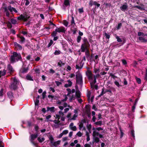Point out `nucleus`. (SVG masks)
I'll return each instance as SVG.
<instances>
[{
  "mask_svg": "<svg viewBox=\"0 0 147 147\" xmlns=\"http://www.w3.org/2000/svg\"><path fill=\"white\" fill-rule=\"evenodd\" d=\"M6 70L4 69L3 71H0V78L2 76H5L6 74Z\"/></svg>",
  "mask_w": 147,
  "mask_h": 147,
  "instance_id": "26",
  "label": "nucleus"
},
{
  "mask_svg": "<svg viewBox=\"0 0 147 147\" xmlns=\"http://www.w3.org/2000/svg\"><path fill=\"white\" fill-rule=\"evenodd\" d=\"M78 116V115H76L74 114L73 116V117L71 118V120H76V118Z\"/></svg>",
  "mask_w": 147,
  "mask_h": 147,
  "instance_id": "48",
  "label": "nucleus"
},
{
  "mask_svg": "<svg viewBox=\"0 0 147 147\" xmlns=\"http://www.w3.org/2000/svg\"><path fill=\"white\" fill-rule=\"evenodd\" d=\"M46 91H44V92L42 94V98L44 99L46 96Z\"/></svg>",
  "mask_w": 147,
  "mask_h": 147,
  "instance_id": "52",
  "label": "nucleus"
},
{
  "mask_svg": "<svg viewBox=\"0 0 147 147\" xmlns=\"http://www.w3.org/2000/svg\"><path fill=\"white\" fill-rule=\"evenodd\" d=\"M86 127L88 130L90 131L91 130V129L92 128L91 125V124H90L89 125H87Z\"/></svg>",
  "mask_w": 147,
  "mask_h": 147,
  "instance_id": "57",
  "label": "nucleus"
},
{
  "mask_svg": "<svg viewBox=\"0 0 147 147\" xmlns=\"http://www.w3.org/2000/svg\"><path fill=\"white\" fill-rule=\"evenodd\" d=\"M136 81L138 84H140L141 83V80L140 78H136Z\"/></svg>",
  "mask_w": 147,
  "mask_h": 147,
  "instance_id": "54",
  "label": "nucleus"
},
{
  "mask_svg": "<svg viewBox=\"0 0 147 147\" xmlns=\"http://www.w3.org/2000/svg\"><path fill=\"white\" fill-rule=\"evenodd\" d=\"M61 53V52L59 50H56L54 53V54L55 55H58L60 54Z\"/></svg>",
  "mask_w": 147,
  "mask_h": 147,
  "instance_id": "44",
  "label": "nucleus"
},
{
  "mask_svg": "<svg viewBox=\"0 0 147 147\" xmlns=\"http://www.w3.org/2000/svg\"><path fill=\"white\" fill-rule=\"evenodd\" d=\"M17 19L19 20H23L24 22H26L27 20L25 19V16L24 15L21 14L18 17Z\"/></svg>",
  "mask_w": 147,
  "mask_h": 147,
  "instance_id": "14",
  "label": "nucleus"
},
{
  "mask_svg": "<svg viewBox=\"0 0 147 147\" xmlns=\"http://www.w3.org/2000/svg\"><path fill=\"white\" fill-rule=\"evenodd\" d=\"M90 44L86 38L84 37L82 39L80 49L82 52H84L86 50H89Z\"/></svg>",
  "mask_w": 147,
  "mask_h": 147,
  "instance_id": "2",
  "label": "nucleus"
},
{
  "mask_svg": "<svg viewBox=\"0 0 147 147\" xmlns=\"http://www.w3.org/2000/svg\"><path fill=\"white\" fill-rule=\"evenodd\" d=\"M67 82H68V84H65L64 85V87L66 88H67L69 87H71L72 85V82L69 80H67Z\"/></svg>",
  "mask_w": 147,
  "mask_h": 147,
  "instance_id": "16",
  "label": "nucleus"
},
{
  "mask_svg": "<svg viewBox=\"0 0 147 147\" xmlns=\"http://www.w3.org/2000/svg\"><path fill=\"white\" fill-rule=\"evenodd\" d=\"M78 11L80 13H82L84 12L83 7H82L81 8H80L78 9Z\"/></svg>",
  "mask_w": 147,
  "mask_h": 147,
  "instance_id": "61",
  "label": "nucleus"
},
{
  "mask_svg": "<svg viewBox=\"0 0 147 147\" xmlns=\"http://www.w3.org/2000/svg\"><path fill=\"white\" fill-rule=\"evenodd\" d=\"M19 84V81L15 77H14L13 78V82L9 86V88L11 90H15L17 89L18 86Z\"/></svg>",
  "mask_w": 147,
  "mask_h": 147,
  "instance_id": "3",
  "label": "nucleus"
},
{
  "mask_svg": "<svg viewBox=\"0 0 147 147\" xmlns=\"http://www.w3.org/2000/svg\"><path fill=\"white\" fill-rule=\"evenodd\" d=\"M80 66H79V65L78 64L76 65V69H81L83 65V64L82 65V62L80 63Z\"/></svg>",
  "mask_w": 147,
  "mask_h": 147,
  "instance_id": "29",
  "label": "nucleus"
},
{
  "mask_svg": "<svg viewBox=\"0 0 147 147\" xmlns=\"http://www.w3.org/2000/svg\"><path fill=\"white\" fill-rule=\"evenodd\" d=\"M114 83L115 85L118 87H119L120 86H121V85H120L119 83L117 81H115L114 82Z\"/></svg>",
  "mask_w": 147,
  "mask_h": 147,
  "instance_id": "49",
  "label": "nucleus"
},
{
  "mask_svg": "<svg viewBox=\"0 0 147 147\" xmlns=\"http://www.w3.org/2000/svg\"><path fill=\"white\" fill-rule=\"evenodd\" d=\"M39 129V127L38 125H35L34 126V129L36 131L35 134H39V133L38 129Z\"/></svg>",
  "mask_w": 147,
  "mask_h": 147,
  "instance_id": "21",
  "label": "nucleus"
},
{
  "mask_svg": "<svg viewBox=\"0 0 147 147\" xmlns=\"http://www.w3.org/2000/svg\"><path fill=\"white\" fill-rule=\"evenodd\" d=\"M76 135L80 137L82 136V134L80 131H79L77 133Z\"/></svg>",
  "mask_w": 147,
  "mask_h": 147,
  "instance_id": "64",
  "label": "nucleus"
},
{
  "mask_svg": "<svg viewBox=\"0 0 147 147\" xmlns=\"http://www.w3.org/2000/svg\"><path fill=\"white\" fill-rule=\"evenodd\" d=\"M24 16H25V19L27 20V21L28 20V19L30 18V16H28L26 12L24 13Z\"/></svg>",
  "mask_w": 147,
  "mask_h": 147,
  "instance_id": "38",
  "label": "nucleus"
},
{
  "mask_svg": "<svg viewBox=\"0 0 147 147\" xmlns=\"http://www.w3.org/2000/svg\"><path fill=\"white\" fill-rule=\"evenodd\" d=\"M76 84L80 85L83 84V81L82 76L81 74L78 71L76 73Z\"/></svg>",
  "mask_w": 147,
  "mask_h": 147,
  "instance_id": "5",
  "label": "nucleus"
},
{
  "mask_svg": "<svg viewBox=\"0 0 147 147\" xmlns=\"http://www.w3.org/2000/svg\"><path fill=\"white\" fill-rule=\"evenodd\" d=\"M116 38L117 39V41L118 42H122V40L118 36H116Z\"/></svg>",
  "mask_w": 147,
  "mask_h": 147,
  "instance_id": "45",
  "label": "nucleus"
},
{
  "mask_svg": "<svg viewBox=\"0 0 147 147\" xmlns=\"http://www.w3.org/2000/svg\"><path fill=\"white\" fill-rule=\"evenodd\" d=\"M86 74L89 80H93V75L91 71L87 70L86 72Z\"/></svg>",
  "mask_w": 147,
  "mask_h": 147,
  "instance_id": "7",
  "label": "nucleus"
},
{
  "mask_svg": "<svg viewBox=\"0 0 147 147\" xmlns=\"http://www.w3.org/2000/svg\"><path fill=\"white\" fill-rule=\"evenodd\" d=\"M138 39L142 42L146 43L147 42V39H145L143 37L140 36L138 38Z\"/></svg>",
  "mask_w": 147,
  "mask_h": 147,
  "instance_id": "18",
  "label": "nucleus"
},
{
  "mask_svg": "<svg viewBox=\"0 0 147 147\" xmlns=\"http://www.w3.org/2000/svg\"><path fill=\"white\" fill-rule=\"evenodd\" d=\"M57 30L55 29V31H53V32L51 33V36L52 37H54L56 36L57 34Z\"/></svg>",
  "mask_w": 147,
  "mask_h": 147,
  "instance_id": "32",
  "label": "nucleus"
},
{
  "mask_svg": "<svg viewBox=\"0 0 147 147\" xmlns=\"http://www.w3.org/2000/svg\"><path fill=\"white\" fill-rule=\"evenodd\" d=\"M86 135L87 136L86 140L87 142H88L90 140V136L89 133L88 131L86 132Z\"/></svg>",
  "mask_w": 147,
  "mask_h": 147,
  "instance_id": "36",
  "label": "nucleus"
},
{
  "mask_svg": "<svg viewBox=\"0 0 147 147\" xmlns=\"http://www.w3.org/2000/svg\"><path fill=\"white\" fill-rule=\"evenodd\" d=\"M85 52L86 58L87 59H88L90 56V51L89 50H86Z\"/></svg>",
  "mask_w": 147,
  "mask_h": 147,
  "instance_id": "27",
  "label": "nucleus"
},
{
  "mask_svg": "<svg viewBox=\"0 0 147 147\" xmlns=\"http://www.w3.org/2000/svg\"><path fill=\"white\" fill-rule=\"evenodd\" d=\"M13 44L17 50H21L22 49V46L16 42H14Z\"/></svg>",
  "mask_w": 147,
  "mask_h": 147,
  "instance_id": "9",
  "label": "nucleus"
},
{
  "mask_svg": "<svg viewBox=\"0 0 147 147\" xmlns=\"http://www.w3.org/2000/svg\"><path fill=\"white\" fill-rule=\"evenodd\" d=\"M63 4L66 7L70 5V2L69 0H64Z\"/></svg>",
  "mask_w": 147,
  "mask_h": 147,
  "instance_id": "20",
  "label": "nucleus"
},
{
  "mask_svg": "<svg viewBox=\"0 0 147 147\" xmlns=\"http://www.w3.org/2000/svg\"><path fill=\"white\" fill-rule=\"evenodd\" d=\"M56 30H57V32L59 33L62 32L64 33H65L66 30H65V28L61 26L59 28L56 27Z\"/></svg>",
  "mask_w": 147,
  "mask_h": 147,
  "instance_id": "6",
  "label": "nucleus"
},
{
  "mask_svg": "<svg viewBox=\"0 0 147 147\" xmlns=\"http://www.w3.org/2000/svg\"><path fill=\"white\" fill-rule=\"evenodd\" d=\"M94 124L97 125H99L101 126L102 125V122L101 121H99L95 122Z\"/></svg>",
  "mask_w": 147,
  "mask_h": 147,
  "instance_id": "42",
  "label": "nucleus"
},
{
  "mask_svg": "<svg viewBox=\"0 0 147 147\" xmlns=\"http://www.w3.org/2000/svg\"><path fill=\"white\" fill-rule=\"evenodd\" d=\"M49 139L50 141V142L51 143L53 144L54 140V138H53L52 136L51 135H49Z\"/></svg>",
  "mask_w": 147,
  "mask_h": 147,
  "instance_id": "34",
  "label": "nucleus"
},
{
  "mask_svg": "<svg viewBox=\"0 0 147 147\" xmlns=\"http://www.w3.org/2000/svg\"><path fill=\"white\" fill-rule=\"evenodd\" d=\"M128 6L127 5V3H125V4L121 6L120 9L121 10L123 11H125V10L127 9Z\"/></svg>",
  "mask_w": 147,
  "mask_h": 147,
  "instance_id": "10",
  "label": "nucleus"
},
{
  "mask_svg": "<svg viewBox=\"0 0 147 147\" xmlns=\"http://www.w3.org/2000/svg\"><path fill=\"white\" fill-rule=\"evenodd\" d=\"M99 133L98 132H96V131H94L93 132V137H96L98 136Z\"/></svg>",
  "mask_w": 147,
  "mask_h": 147,
  "instance_id": "33",
  "label": "nucleus"
},
{
  "mask_svg": "<svg viewBox=\"0 0 147 147\" xmlns=\"http://www.w3.org/2000/svg\"><path fill=\"white\" fill-rule=\"evenodd\" d=\"M6 24H7V27L9 28H11L12 27V25L9 21H7Z\"/></svg>",
  "mask_w": 147,
  "mask_h": 147,
  "instance_id": "35",
  "label": "nucleus"
},
{
  "mask_svg": "<svg viewBox=\"0 0 147 147\" xmlns=\"http://www.w3.org/2000/svg\"><path fill=\"white\" fill-rule=\"evenodd\" d=\"M55 83L57 86H59L62 84L61 82L58 81H55Z\"/></svg>",
  "mask_w": 147,
  "mask_h": 147,
  "instance_id": "60",
  "label": "nucleus"
},
{
  "mask_svg": "<svg viewBox=\"0 0 147 147\" xmlns=\"http://www.w3.org/2000/svg\"><path fill=\"white\" fill-rule=\"evenodd\" d=\"M80 92L78 90H76V96L77 98H80Z\"/></svg>",
  "mask_w": 147,
  "mask_h": 147,
  "instance_id": "23",
  "label": "nucleus"
},
{
  "mask_svg": "<svg viewBox=\"0 0 147 147\" xmlns=\"http://www.w3.org/2000/svg\"><path fill=\"white\" fill-rule=\"evenodd\" d=\"M49 24H48L49 26L51 27V28H53V29L54 28V27H57L56 25L53 24V23L51 21H49Z\"/></svg>",
  "mask_w": 147,
  "mask_h": 147,
  "instance_id": "17",
  "label": "nucleus"
},
{
  "mask_svg": "<svg viewBox=\"0 0 147 147\" xmlns=\"http://www.w3.org/2000/svg\"><path fill=\"white\" fill-rule=\"evenodd\" d=\"M54 109L55 107H47V111L50 110L51 112H53L55 111Z\"/></svg>",
  "mask_w": 147,
  "mask_h": 147,
  "instance_id": "28",
  "label": "nucleus"
},
{
  "mask_svg": "<svg viewBox=\"0 0 147 147\" xmlns=\"http://www.w3.org/2000/svg\"><path fill=\"white\" fill-rule=\"evenodd\" d=\"M110 76H111L114 79H115L117 78V76H115L114 74H113L112 73L110 74Z\"/></svg>",
  "mask_w": 147,
  "mask_h": 147,
  "instance_id": "59",
  "label": "nucleus"
},
{
  "mask_svg": "<svg viewBox=\"0 0 147 147\" xmlns=\"http://www.w3.org/2000/svg\"><path fill=\"white\" fill-rule=\"evenodd\" d=\"M71 25H73V26H74L75 25H76V23L75 22V21L74 20V18L72 15H71Z\"/></svg>",
  "mask_w": 147,
  "mask_h": 147,
  "instance_id": "30",
  "label": "nucleus"
},
{
  "mask_svg": "<svg viewBox=\"0 0 147 147\" xmlns=\"http://www.w3.org/2000/svg\"><path fill=\"white\" fill-rule=\"evenodd\" d=\"M94 72L95 73H98L100 72L99 69L95 68L94 69Z\"/></svg>",
  "mask_w": 147,
  "mask_h": 147,
  "instance_id": "62",
  "label": "nucleus"
},
{
  "mask_svg": "<svg viewBox=\"0 0 147 147\" xmlns=\"http://www.w3.org/2000/svg\"><path fill=\"white\" fill-rule=\"evenodd\" d=\"M28 126L29 127H30L32 126L33 124H32V122L30 121H27Z\"/></svg>",
  "mask_w": 147,
  "mask_h": 147,
  "instance_id": "56",
  "label": "nucleus"
},
{
  "mask_svg": "<svg viewBox=\"0 0 147 147\" xmlns=\"http://www.w3.org/2000/svg\"><path fill=\"white\" fill-rule=\"evenodd\" d=\"M39 102V99H36L35 101V106L38 105V104Z\"/></svg>",
  "mask_w": 147,
  "mask_h": 147,
  "instance_id": "55",
  "label": "nucleus"
},
{
  "mask_svg": "<svg viewBox=\"0 0 147 147\" xmlns=\"http://www.w3.org/2000/svg\"><path fill=\"white\" fill-rule=\"evenodd\" d=\"M4 12L5 13L6 16L7 17H9V13L8 11L7 8V7H5L4 8Z\"/></svg>",
  "mask_w": 147,
  "mask_h": 147,
  "instance_id": "22",
  "label": "nucleus"
},
{
  "mask_svg": "<svg viewBox=\"0 0 147 147\" xmlns=\"http://www.w3.org/2000/svg\"><path fill=\"white\" fill-rule=\"evenodd\" d=\"M18 37H19L20 38V42L21 43H23L24 42L25 39L24 37L23 36H18Z\"/></svg>",
  "mask_w": 147,
  "mask_h": 147,
  "instance_id": "24",
  "label": "nucleus"
},
{
  "mask_svg": "<svg viewBox=\"0 0 147 147\" xmlns=\"http://www.w3.org/2000/svg\"><path fill=\"white\" fill-rule=\"evenodd\" d=\"M122 26V24L121 23H120L118 24L117 25V26L116 28V29L117 30H119L121 28V27Z\"/></svg>",
  "mask_w": 147,
  "mask_h": 147,
  "instance_id": "37",
  "label": "nucleus"
},
{
  "mask_svg": "<svg viewBox=\"0 0 147 147\" xmlns=\"http://www.w3.org/2000/svg\"><path fill=\"white\" fill-rule=\"evenodd\" d=\"M67 90L68 91V94L67 96H68L71 93V89L69 88H67Z\"/></svg>",
  "mask_w": 147,
  "mask_h": 147,
  "instance_id": "58",
  "label": "nucleus"
},
{
  "mask_svg": "<svg viewBox=\"0 0 147 147\" xmlns=\"http://www.w3.org/2000/svg\"><path fill=\"white\" fill-rule=\"evenodd\" d=\"M4 89L3 88H1L0 90V96H3L4 94Z\"/></svg>",
  "mask_w": 147,
  "mask_h": 147,
  "instance_id": "40",
  "label": "nucleus"
},
{
  "mask_svg": "<svg viewBox=\"0 0 147 147\" xmlns=\"http://www.w3.org/2000/svg\"><path fill=\"white\" fill-rule=\"evenodd\" d=\"M60 142L61 141L60 140H58L56 142H53V144L54 146L56 147L58 145L60 144Z\"/></svg>",
  "mask_w": 147,
  "mask_h": 147,
  "instance_id": "31",
  "label": "nucleus"
},
{
  "mask_svg": "<svg viewBox=\"0 0 147 147\" xmlns=\"http://www.w3.org/2000/svg\"><path fill=\"white\" fill-rule=\"evenodd\" d=\"M7 69L10 73L13 72L14 71V70L12 66L10 64H8L7 65Z\"/></svg>",
  "mask_w": 147,
  "mask_h": 147,
  "instance_id": "13",
  "label": "nucleus"
},
{
  "mask_svg": "<svg viewBox=\"0 0 147 147\" xmlns=\"http://www.w3.org/2000/svg\"><path fill=\"white\" fill-rule=\"evenodd\" d=\"M28 68L27 67H23L21 68L20 71L22 73L25 74L27 72L28 70Z\"/></svg>",
  "mask_w": 147,
  "mask_h": 147,
  "instance_id": "11",
  "label": "nucleus"
},
{
  "mask_svg": "<svg viewBox=\"0 0 147 147\" xmlns=\"http://www.w3.org/2000/svg\"><path fill=\"white\" fill-rule=\"evenodd\" d=\"M8 97L11 100H12L14 98L13 93L11 91H9L7 93Z\"/></svg>",
  "mask_w": 147,
  "mask_h": 147,
  "instance_id": "12",
  "label": "nucleus"
},
{
  "mask_svg": "<svg viewBox=\"0 0 147 147\" xmlns=\"http://www.w3.org/2000/svg\"><path fill=\"white\" fill-rule=\"evenodd\" d=\"M11 22L13 24H16L17 21L15 20L12 18L11 20Z\"/></svg>",
  "mask_w": 147,
  "mask_h": 147,
  "instance_id": "43",
  "label": "nucleus"
},
{
  "mask_svg": "<svg viewBox=\"0 0 147 147\" xmlns=\"http://www.w3.org/2000/svg\"><path fill=\"white\" fill-rule=\"evenodd\" d=\"M110 33H106V32H104V34L105 36V38L107 39H108V40H107V42H108L109 41V39L110 38V34H109Z\"/></svg>",
  "mask_w": 147,
  "mask_h": 147,
  "instance_id": "19",
  "label": "nucleus"
},
{
  "mask_svg": "<svg viewBox=\"0 0 147 147\" xmlns=\"http://www.w3.org/2000/svg\"><path fill=\"white\" fill-rule=\"evenodd\" d=\"M89 5L90 7H91L93 5H94L97 6V8H98L100 5V4L98 3L96 1H93L92 0L90 1Z\"/></svg>",
  "mask_w": 147,
  "mask_h": 147,
  "instance_id": "8",
  "label": "nucleus"
},
{
  "mask_svg": "<svg viewBox=\"0 0 147 147\" xmlns=\"http://www.w3.org/2000/svg\"><path fill=\"white\" fill-rule=\"evenodd\" d=\"M10 61L11 63H13L19 61H22V58L20 53H18L17 52H13L12 55H11Z\"/></svg>",
  "mask_w": 147,
  "mask_h": 147,
  "instance_id": "1",
  "label": "nucleus"
},
{
  "mask_svg": "<svg viewBox=\"0 0 147 147\" xmlns=\"http://www.w3.org/2000/svg\"><path fill=\"white\" fill-rule=\"evenodd\" d=\"M53 40H50V42L49 43V44L47 46V47L49 48L53 44Z\"/></svg>",
  "mask_w": 147,
  "mask_h": 147,
  "instance_id": "39",
  "label": "nucleus"
},
{
  "mask_svg": "<svg viewBox=\"0 0 147 147\" xmlns=\"http://www.w3.org/2000/svg\"><path fill=\"white\" fill-rule=\"evenodd\" d=\"M68 132V131L67 130H65L63 131L62 132V133L63 135L67 134Z\"/></svg>",
  "mask_w": 147,
  "mask_h": 147,
  "instance_id": "63",
  "label": "nucleus"
},
{
  "mask_svg": "<svg viewBox=\"0 0 147 147\" xmlns=\"http://www.w3.org/2000/svg\"><path fill=\"white\" fill-rule=\"evenodd\" d=\"M100 141L99 138L98 137H93L92 143L94 144V142L98 143Z\"/></svg>",
  "mask_w": 147,
  "mask_h": 147,
  "instance_id": "15",
  "label": "nucleus"
},
{
  "mask_svg": "<svg viewBox=\"0 0 147 147\" xmlns=\"http://www.w3.org/2000/svg\"><path fill=\"white\" fill-rule=\"evenodd\" d=\"M26 78L27 80H29V81H34V80L32 79L31 76L29 74H28L26 76Z\"/></svg>",
  "mask_w": 147,
  "mask_h": 147,
  "instance_id": "25",
  "label": "nucleus"
},
{
  "mask_svg": "<svg viewBox=\"0 0 147 147\" xmlns=\"http://www.w3.org/2000/svg\"><path fill=\"white\" fill-rule=\"evenodd\" d=\"M7 8L8 10H9L10 12H12L13 11V10L12 9V7H11V5H9Z\"/></svg>",
  "mask_w": 147,
  "mask_h": 147,
  "instance_id": "51",
  "label": "nucleus"
},
{
  "mask_svg": "<svg viewBox=\"0 0 147 147\" xmlns=\"http://www.w3.org/2000/svg\"><path fill=\"white\" fill-rule=\"evenodd\" d=\"M75 99V97L74 95V94L72 95L71 97L69 99V101L70 102H72V100H74Z\"/></svg>",
  "mask_w": 147,
  "mask_h": 147,
  "instance_id": "47",
  "label": "nucleus"
},
{
  "mask_svg": "<svg viewBox=\"0 0 147 147\" xmlns=\"http://www.w3.org/2000/svg\"><path fill=\"white\" fill-rule=\"evenodd\" d=\"M82 37L80 36H78L77 39V42L78 43H80L81 41Z\"/></svg>",
  "mask_w": 147,
  "mask_h": 147,
  "instance_id": "41",
  "label": "nucleus"
},
{
  "mask_svg": "<svg viewBox=\"0 0 147 147\" xmlns=\"http://www.w3.org/2000/svg\"><path fill=\"white\" fill-rule=\"evenodd\" d=\"M71 30L73 32V34H75L76 33V32L77 31V29L76 28H75L74 30L71 29Z\"/></svg>",
  "mask_w": 147,
  "mask_h": 147,
  "instance_id": "53",
  "label": "nucleus"
},
{
  "mask_svg": "<svg viewBox=\"0 0 147 147\" xmlns=\"http://www.w3.org/2000/svg\"><path fill=\"white\" fill-rule=\"evenodd\" d=\"M63 24L67 27L68 24V22L66 20H63Z\"/></svg>",
  "mask_w": 147,
  "mask_h": 147,
  "instance_id": "46",
  "label": "nucleus"
},
{
  "mask_svg": "<svg viewBox=\"0 0 147 147\" xmlns=\"http://www.w3.org/2000/svg\"><path fill=\"white\" fill-rule=\"evenodd\" d=\"M7 8L8 10H9L10 12H12L13 11V10L12 9V7H11V5H9Z\"/></svg>",
  "mask_w": 147,
  "mask_h": 147,
  "instance_id": "50",
  "label": "nucleus"
},
{
  "mask_svg": "<svg viewBox=\"0 0 147 147\" xmlns=\"http://www.w3.org/2000/svg\"><path fill=\"white\" fill-rule=\"evenodd\" d=\"M39 134H31L29 136V140L30 143L34 146L37 147L38 145L37 142L34 141L38 137Z\"/></svg>",
  "mask_w": 147,
  "mask_h": 147,
  "instance_id": "4",
  "label": "nucleus"
}]
</instances>
